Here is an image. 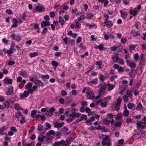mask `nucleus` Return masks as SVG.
<instances>
[{"mask_svg": "<svg viewBox=\"0 0 146 146\" xmlns=\"http://www.w3.org/2000/svg\"><path fill=\"white\" fill-rule=\"evenodd\" d=\"M86 97L88 99H92L94 98L95 97L94 95V93L93 90L90 88H88L87 89V91L86 92Z\"/></svg>", "mask_w": 146, "mask_h": 146, "instance_id": "1", "label": "nucleus"}, {"mask_svg": "<svg viewBox=\"0 0 146 146\" xmlns=\"http://www.w3.org/2000/svg\"><path fill=\"white\" fill-rule=\"evenodd\" d=\"M120 97H118L115 104V110L117 111L119 110L120 108V106L121 102V100L120 99Z\"/></svg>", "mask_w": 146, "mask_h": 146, "instance_id": "2", "label": "nucleus"}, {"mask_svg": "<svg viewBox=\"0 0 146 146\" xmlns=\"http://www.w3.org/2000/svg\"><path fill=\"white\" fill-rule=\"evenodd\" d=\"M13 102L11 99H9L6 100L5 102L3 104V105L5 108L9 107L10 105Z\"/></svg>", "mask_w": 146, "mask_h": 146, "instance_id": "3", "label": "nucleus"}, {"mask_svg": "<svg viewBox=\"0 0 146 146\" xmlns=\"http://www.w3.org/2000/svg\"><path fill=\"white\" fill-rule=\"evenodd\" d=\"M12 39L15 40L18 42H19L21 40V37L18 35H15L13 33L11 35Z\"/></svg>", "mask_w": 146, "mask_h": 146, "instance_id": "4", "label": "nucleus"}, {"mask_svg": "<svg viewBox=\"0 0 146 146\" xmlns=\"http://www.w3.org/2000/svg\"><path fill=\"white\" fill-rule=\"evenodd\" d=\"M29 93L31 94H32V92H30L29 90L25 91L23 94H21L20 95V98H22L24 97H27L29 95Z\"/></svg>", "mask_w": 146, "mask_h": 146, "instance_id": "5", "label": "nucleus"}, {"mask_svg": "<svg viewBox=\"0 0 146 146\" xmlns=\"http://www.w3.org/2000/svg\"><path fill=\"white\" fill-rule=\"evenodd\" d=\"M13 87L12 86H10L8 88V91L6 92V94L7 95L9 96L13 94Z\"/></svg>", "mask_w": 146, "mask_h": 146, "instance_id": "6", "label": "nucleus"}, {"mask_svg": "<svg viewBox=\"0 0 146 146\" xmlns=\"http://www.w3.org/2000/svg\"><path fill=\"white\" fill-rule=\"evenodd\" d=\"M33 85V84L31 82H29L27 83L25 86V88L29 90L30 92H32V87Z\"/></svg>", "mask_w": 146, "mask_h": 146, "instance_id": "7", "label": "nucleus"}, {"mask_svg": "<svg viewBox=\"0 0 146 146\" xmlns=\"http://www.w3.org/2000/svg\"><path fill=\"white\" fill-rule=\"evenodd\" d=\"M19 74L25 78H27L29 75V74L26 71L23 70L19 72Z\"/></svg>", "mask_w": 146, "mask_h": 146, "instance_id": "8", "label": "nucleus"}, {"mask_svg": "<svg viewBox=\"0 0 146 146\" xmlns=\"http://www.w3.org/2000/svg\"><path fill=\"white\" fill-rule=\"evenodd\" d=\"M4 82L6 84H12L13 80L12 79H10L8 77H7L4 79Z\"/></svg>", "mask_w": 146, "mask_h": 146, "instance_id": "9", "label": "nucleus"}, {"mask_svg": "<svg viewBox=\"0 0 146 146\" xmlns=\"http://www.w3.org/2000/svg\"><path fill=\"white\" fill-rule=\"evenodd\" d=\"M50 25V22L48 21H42L41 23V27L43 28L46 26H49Z\"/></svg>", "mask_w": 146, "mask_h": 146, "instance_id": "10", "label": "nucleus"}, {"mask_svg": "<svg viewBox=\"0 0 146 146\" xmlns=\"http://www.w3.org/2000/svg\"><path fill=\"white\" fill-rule=\"evenodd\" d=\"M104 23L106 25V27L108 28L111 27L113 25V23L111 21H105Z\"/></svg>", "mask_w": 146, "mask_h": 146, "instance_id": "11", "label": "nucleus"}, {"mask_svg": "<svg viewBox=\"0 0 146 146\" xmlns=\"http://www.w3.org/2000/svg\"><path fill=\"white\" fill-rule=\"evenodd\" d=\"M98 83V80L96 78L93 80H92L88 82L87 84L90 85H92V84H96Z\"/></svg>", "mask_w": 146, "mask_h": 146, "instance_id": "12", "label": "nucleus"}, {"mask_svg": "<svg viewBox=\"0 0 146 146\" xmlns=\"http://www.w3.org/2000/svg\"><path fill=\"white\" fill-rule=\"evenodd\" d=\"M64 124V122L60 123L56 121L54 125V127L57 128H61L62 127Z\"/></svg>", "mask_w": 146, "mask_h": 146, "instance_id": "13", "label": "nucleus"}, {"mask_svg": "<svg viewBox=\"0 0 146 146\" xmlns=\"http://www.w3.org/2000/svg\"><path fill=\"white\" fill-rule=\"evenodd\" d=\"M131 34L133 36L136 37L137 35L141 36L140 34L138 31H136L135 30H132L131 31Z\"/></svg>", "mask_w": 146, "mask_h": 146, "instance_id": "14", "label": "nucleus"}, {"mask_svg": "<svg viewBox=\"0 0 146 146\" xmlns=\"http://www.w3.org/2000/svg\"><path fill=\"white\" fill-rule=\"evenodd\" d=\"M112 58L114 62H116L117 61L119 58L118 54L115 53L114 55H113L112 56Z\"/></svg>", "mask_w": 146, "mask_h": 146, "instance_id": "15", "label": "nucleus"}, {"mask_svg": "<svg viewBox=\"0 0 146 146\" xmlns=\"http://www.w3.org/2000/svg\"><path fill=\"white\" fill-rule=\"evenodd\" d=\"M36 9L37 11L40 12L42 11H44V10L45 8L43 7H41L40 5H38L36 7Z\"/></svg>", "mask_w": 146, "mask_h": 146, "instance_id": "16", "label": "nucleus"}, {"mask_svg": "<svg viewBox=\"0 0 146 146\" xmlns=\"http://www.w3.org/2000/svg\"><path fill=\"white\" fill-rule=\"evenodd\" d=\"M34 83L38 86H42L43 85V83L41 81L38 80L35 81Z\"/></svg>", "mask_w": 146, "mask_h": 146, "instance_id": "17", "label": "nucleus"}, {"mask_svg": "<svg viewBox=\"0 0 146 146\" xmlns=\"http://www.w3.org/2000/svg\"><path fill=\"white\" fill-rule=\"evenodd\" d=\"M120 12L122 17L124 19H125L127 16V13L125 11H122L121 10H120Z\"/></svg>", "mask_w": 146, "mask_h": 146, "instance_id": "18", "label": "nucleus"}, {"mask_svg": "<svg viewBox=\"0 0 146 146\" xmlns=\"http://www.w3.org/2000/svg\"><path fill=\"white\" fill-rule=\"evenodd\" d=\"M136 72V70L134 69H132L129 73V75L130 78L133 77L135 75V73Z\"/></svg>", "mask_w": 146, "mask_h": 146, "instance_id": "19", "label": "nucleus"}, {"mask_svg": "<svg viewBox=\"0 0 146 146\" xmlns=\"http://www.w3.org/2000/svg\"><path fill=\"white\" fill-rule=\"evenodd\" d=\"M130 13L131 15L133 16L136 15L138 13V12L137 10H131L130 11Z\"/></svg>", "mask_w": 146, "mask_h": 146, "instance_id": "20", "label": "nucleus"}, {"mask_svg": "<svg viewBox=\"0 0 146 146\" xmlns=\"http://www.w3.org/2000/svg\"><path fill=\"white\" fill-rule=\"evenodd\" d=\"M102 138H103V139L104 141H107L108 142L109 141H111L109 139V137L108 135H102Z\"/></svg>", "mask_w": 146, "mask_h": 146, "instance_id": "21", "label": "nucleus"}, {"mask_svg": "<svg viewBox=\"0 0 146 146\" xmlns=\"http://www.w3.org/2000/svg\"><path fill=\"white\" fill-rule=\"evenodd\" d=\"M65 22V21H64L62 17H59V22L61 25H64Z\"/></svg>", "mask_w": 146, "mask_h": 146, "instance_id": "22", "label": "nucleus"}, {"mask_svg": "<svg viewBox=\"0 0 146 146\" xmlns=\"http://www.w3.org/2000/svg\"><path fill=\"white\" fill-rule=\"evenodd\" d=\"M138 105L137 106L136 109L138 110H141L143 109V106L140 102L138 103Z\"/></svg>", "mask_w": 146, "mask_h": 146, "instance_id": "23", "label": "nucleus"}, {"mask_svg": "<svg viewBox=\"0 0 146 146\" xmlns=\"http://www.w3.org/2000/svg\"><path fill=\"white\" fill-rule=\"evenodd\" d=\"M51 64H52L53 67L55 69L56 68V67L58 65V62L55 60L52 61L51 62Z\"/></svg>", "mask_w": 146, "mask_h": 146, "instance_id": "24", "label": "nucleus"}, {"mask_svg": "<svg viewBox=\"0 0 146 146\" xmlns=\"http://www.w3.org/2000/svg\"><path fill=\"white\" fill-rule=\"evenodd\" d=\"M146 60L145 58L140 59L139 64L141 66H143L145 64Z\"/></svg>", "mask_w": 146, "mask_h": 146, "instance_id": "25", "label": "nucleus"}, {"mask_svg": "<svg viewBox=\"0 0 146 146\" xmlns=\"http://www.w3.org/2000/svg\"><path fill=\"white\" fill-rule=\"evenodd\" d=\"M103 124L106 125H108L110 122V121L107 119H105L103 120Z\"/></svg>", "mask_w": 146, "mask_h": 146, "instance_id": "26", "label": "nucleus"}, {"mask_svg": "<svg viewBox=\"0 0 146 146\" xmlns=\"http://www.w3.org/2000/svg\"><path fill=\"white\" fill-rule=\"evenodd\" d=\"M94 14L92 13H89L87 14L86 19H91L94 16Z\"/></svg>", "mask_w": 146, "mask_h": 146, "instance_id": "27", "label": "nucleus"}, {"mask_svg": "<svg viewBox=\"0 0 146 146\" xmlns=\"http://www.w3.org/2000/svg\"><path fill=\"white\" fill-rule=\"evenodd\" d=\"M55 133V132L53 130H51L46 133V135L47 136H49L51 135H54Z\"/></svg>", "mask_w": 146, "mask_h": 146, "instance_id": "28", "label": "nucleus"}, {"mask_svg": "<svg viewBox=\"0 0 146 146\" xmlns=\"http://www.w3.org/2000/svg\"><path fill=\"white\" fill-rule=\"evenodd\" d=\"M141 85V82H138L132 88L136 89H137Z\"/></svg>", "mask_w": 146, "mask_h": 146, "instance_id": "29", "label": "nucleus"}, {"mask_svg": "<svg viewBox=\"0 0 146 146\" xmlns=\"http://www.w3.org/2000/svg\"><path fill=\"white\" fill-rule=\"evenodd\" d=\"M37 111L36 110H33L31 112V116L34 118L35 117V115L36 114Z\"/></svg>", "mask_w": 146, "mask_h": 146, "instance_id": "30", "label": "nucleus"}, {"mask_svg": "<svg viewBox=\"0 0 146 146\" xmlns=\"http://www.w3.org/2000/svg\"><path fill=\"white\" fill-rule=\"evenodd\" d=\"M15 108L17 110H19L21 109V108L20 106L18 103H16L15 104Z\"/></svg>", "mask_w": 146, "mask_h": 146, "instance_id": "31", "label": "nucleus"}, {"mask_svg": "<svg viewBox=\"0 0 146 146\" xmlns=\"http://www.w3.org/2000/svg\"><path fill=\"white\" fill-rule=\"evenodd\" d=\"M123 113V116H124L127 117L129 115V111L127 110L126 108V109L124 111Z\"/></svg>", "mask_w": 146, "mask_h": 146, "instance_id": "32", "label": "nucleus"}, {"mask_svg": "<svg viewBox=\"0 0 146 146\" xmlns=\"http://www.w3.org/2000/svg\"><path fill=\"white\" fill-rule=\"evenodd\" d=\"M100 86H101V88L105 89L106 88V85L105 82H103L100 84Z\"/></svg>", "mask_w": 146, "mask_h": 146, "instance_id": "33", "label": "nucleus"}, {"mask_svg": "<svg viewBox=\"0 0 146 146\" xmlns=\"http://www.w3.org/2000/svg\"><path fill=\"white\" fill-rule=\"evenodd\" d=\"M137 90L132 88L131 90V92L134 93V95L135 96L139 94V92Z\"/></svg>", "mask_w": 146, "mask_h": 146, "instance_id": "34", "label": "nucleus"}, {"mask_svg": "<svg viewBox=\"0 0 146 146\" xmlns=\"http://www.w3.org/2000/svg\"><path fill=\"white\" fill-rule=\"evenodd\" d=\"M128 108L129 109H131L135 107V105L131 103H130L128 104L127 105Z\"/></svg>", "mask_w": 146, "mask_h": 146, "instance_id": "35", "label": "nucleus"}, {"mask_svg": "<svg viewBox=\"0 0 146 146\" xmlns=\"http://www.w3.org/2000/svg\"><path fill=\"white\" fill-rule=\"evenodd\" d=\"M136 47V46L135 45H130L129 46V49L130 51H131L135 49Z\"/></svg>", "mask_w": 146, "mask_h": 146, "instance_id": "36", "label": "nucleus"}, {"mask_svg": "<svg viewBox=\"0 0 146 146\" xmlns=\"http://www.w3.org/2000/svg\"><path fill=\"white\" fill-rule=\"evenodd\" d=\"M46 138V137L44 136L41 137H38V140L41 142H43L44 141Z\"/></svg>", "mask_w": 146, "mask_h": 146, "instance_id": "37", "label": "nucleus"}, {"mask_svg": "<svg viewBox=\"0 0 146 146\" xmlns=\"http://www.w3.org/2000/svg\"><path fill=\"white\" fill-rule=\"evenodd\" d=\"M68 131L69 129L66 127H64L62 129L61 131L62 132V133H65L66 132Z\"/></svg>", "mask_w": 146, "mask_h": 146, "instance_id": "38", "label": "nucleus"}, {"mask_svg": "<svg viewBox=\"0 0 146 146\" xmlns=\"http://www.w3.org/2000/svg\"><path fill=\"white\" fill-rule=\"evenodd\" d=\"M41 78L43 80L45 79H48L50 78V76L48 75H42L41 76Z\"/></svg>", "mask_w": 146, "mask_h": 146, "instance_id": "39", "label": "nucleus"}, {"mask_svg": "<svg viewBox=\"0 0 146 146\" xmlns=\"http://www.w3.org/2000/svg\"><path fill=\"white\" fill-rule=\"evenodd\" d=\"M131 92H132L130 90H129L127 91L126 93V94L130 98H132V95L131 93Z\"/></svg>", "mask_w": 146, "mask_h": 146, "instance_id": "40", "label": "nucleus"}, {"mask_svg": "<svg viewBox=\"0 0 146 146\" xmlns=\"http://www.w3.org/2000/svg\"><path fill=\"white\" fill-rule=\"evenodd\" d=\"M38 53L37 52H35L33 53H30L29 54V55L31 57H35L38 55Z\"/></svg>", "mask_w": 146, "mask_h": 146, "instance_id": "41", "label": "nucleus"}, {"mask_svg": "<svg viewBox=\"0 0 146 146\" xmlns=\"http://www.w3.org/2000/svg\"><path fill=\"white\" fill-rule=\"evenodd\" d=\"M129 66L131 68H135L136 67V64L132 62H131Z\"/></svg>", "mask_w": 146, "mask_h": 146, "instance_id": "42", "label": "nucleus"}, {"mask_svg": "<svg viewBox=\"0 0 146 146\" xmlns=\"http://www.w3.org/2000/svg\"><path fill=\"white\" fill-rule=\"evenodd\" d=\"M109 16L108 15L106 14L104 15V19L105 21H108V19L109 18Z\"/></svg>", "mask_w": 146, "mask_h": 146, "instance_id": "43", "label": "nucleus"}, {"mask_svg": "<svg viewBox=\"0 0 146 146\" xmlns=\"http://www.w3.org/2000/svg\"><path fill=\"white\" fill-rule=\"evenodd\" d=\"M79 47L82 49H85L86 48L84 46V45L82 42L80 44Z\"/></svg>", "mask_w": 146, "mask_h": 146, "instance_id": "44", "label": "nucleus"}, {"mask_svg": "<svg viewBox=\"0 0 146 146\" xmlns=\"http://www.w3.org/2000/svg\"><path fill=\"white\" fill-rule=\"evenodd\" d=\"M123 99L124 101V102H127L129 100L128 97L126 95H124L123 96Z\"/></svg>", "mask_w": 146, "mask_h": 146, "instance_id": "45", "label": "nucleus"}, {"mask_svg": "<svg viewBox=\"0 0 146 146\" xmlns=\"http://www.w3.org/2000/svg\"><path fill=\"white\" fill-rule=\"evenodd\" d=\"M22 115V113L20 112L19 111V112L16 113L15 115V116L17 118H19L20 116H21Z\"/></svg>", "mask_w": 146, "mask_h": 146, "instance_id": "46", "label": "nucleus"}, {"mask_svg": "<svg viewBox=\"0 0 146 146\" xmlns=\"http://www.w3.org/2000/svg\"><path fill=\"white\" fill-rule=\"evenodd\" d=\"M100 75L99 78L100 80L103 82H104L105 79L104 76L103 75H101V74H100Z\"/></svg>", "mask_w": 146, "mask_h": 146, "instance_id": "47", "label": "nucleus"}, {"mask_svg": "<svg viewBox=\"0 0 146 146\" xmlns=\"http://www.w3.org/2000/svg\"><path fill=\"white\" fill-rule=\"evenodd\" d=\"M5 129V126H3L0 129V135H2V133Z\"/></svg>", "mask_w": 146, "mask_h": 146, "instance_id": "48", "label": "nucleus"}, {"mask_svg": "<svg viewBox=\"0 0 146 146\" xmlns=\"http://www.w3.org/2000/svg\"><path fill=\"white\" fill-rule=\"evenodd\" d=\"M118 62L119 63L122 64H123L124 63V60L120 58H119V60H118Z\"/></svg>", "mask_w": 146, "mask_h": 146, "instance_id": "49", "label": "nucleus"}, {"mask_svg": "<svg viewBox=\"0 0 146 146\" xmlns=\"http://www.w3.org/2000/svg\"><path fill=\"white\" fill-rule=\"evenodd\" d=\"M107 103L106 102H102L101 104V105L102 107H106L107 106Z\"/></svg>", "mask_w": 146, "mask_h": 146, "instance_id": "50", "label": "nucleus"}, {"mask_svg": "<svg viewBox=\"0 0 146 146\" xmlns=\"http://www.w3.org/2000/svg\"><path fill=\"white\" fill-rule=\"evenodd\" d=\"M38 88V87L37 86L35 85H34L32 87L31 90H32V94L33 93V91H36L37 90Z\"/></svg>", "mask_w": 146, "mask_h": 146, "instance_id": "51", "label": "nucleus"}, {"mask_svg": "<svg viewBox=\"0 0 146 146\" xmlns=\"http://www.w3.org/2000/svg\"><path fill=\"white\" fill-rule=\"evenodd\" d=\"M87 119V116L85 115H82L81 117V119L82 120H85Z\"/></svg>", "mask_w": 146, "mask_h": 146, "instance_id": "52", "label": "nucleus"}, {"mask_svg": "<svg viewBox=\"0 0 146 146\" xmlns=\"http://www.w3.org/2000/svg\"><path fill=\"white\" fill-rule=\"evenodd\" d=\"M105 92V89H103L100 88V90L99 92V94L100 95H102Z\"/></svg>", "mask_w": 146, "mask_h": 146, "instance_id": "53", "label": "nucleus"}, {"mask_svg": "<svg viewBox=\"0 0 146 146\" xmlns=\"http://www.w3.org/2000/svg\"><path fill=\"white\" fill-rule=\"evenodd\" d=\"M118 71L119 72L121 73L123 72L124 71V70L122 66H120L119 67L118 69Z\"/></svg>", "mask_w": 146, "mask_h": 146, "instance_id": "54", "label": "nucleus"}, {"mask_svg": "<svg viewBox=\"0 0 146 146\" xmlns=\"http://www.w3.org/2000/svg\"><path fill=\"white\" fill-rule=\"evenodd\" d=\"M55 110V109L54 108L52 107L49 110L47 111H48V112H49L50 113H53V112H54Z\"/></svg>", "mask_w": 146, "mask_h": 146, "instance_id": "55", "label": "nucleus"}, {"mask_svg": "<svg viewBox=\"0 0 146 146\" xmlns=\"http://www.w3.org/2000/svg\"><path fill=\"white\" fill-rule=\"evenodd\" d=\"M81 104L82 107H84L87 105V102L86 101H83L81 102Z\"/></svg>", "mask_w": 146, "mask_h": 146, "instance_id": "56", "label": "nucleus"}, {"mask_svg": "<svg viewBox=\"0 0 146 146\" xmlns=\"http://www.w3.org/2000/svg\"><path fill=\"white\" fill-rule=\"evenodd\" d=\"M121 124L122 123L120 121H119L115 122V125L116 127H119L121 125Z\"/></svg>", "mask_w": 146, "mask_h": 146, "instance_id": "57", "label": "nucleus"}, {"mask_svg": "<svg viewBox=\"0 0 146 146\" xmlns=\"http://www.w3.org/2000/svg\"><path fill=\"white\" fill-rule=\"evenodd\" d=\"M6 12L8 15H11L13 14V12L10 9H7L6 10Z\"/></svg>", "mask_w": 146, "mask_h": 146, "instance_id": "58", "label": "nucleus"}, {"mask_svg": "<svg viewBox=\"0 0 146 146\" xmlns=\"http://www.w3.org/2000/svg\"><path fill=\"white\" fill-rule=\"evenodd\" d=\"M45 115L47 117L51 116L53 115V113H50V112H48V111L47 110L46 112L45 113Z\"/></svg>", "mask_w": 146, "mask_h": 146, "instance_id": "59", "label": "nucleus"}, {"mask_svg": "<svg viewBox=\"0 0 146 146\" xmlns=\"http://www.w3.org/2000/svg\"><path fill=\"white\" fill-rule=\"evenodd\" d=\"M139 57V55L138 53L135 54L134 55V58L136 61L137 60L138 58Z\"/></svg>", "mask_w": 146, "mask_h": 146, "instance_id": "60", "label": "nucleus"}, {"mask_svg": "<svg viewBox=\"0 0 146 146\" xmlns=\"http://www.w3.org/2000/svg\"><path fill=\"white\" fill-rule=\"evenodd\" d=\"M114 85H109L108 88V91H110L111 90L114 88Z\"/></svg>", "mask_w": 146, "mask_h": 146, "instance_id": "61", "label": "nucleus"}, {"mask_svg": "<svg viewBox=\"0 0 146 146\" xmlns=\"http://www.w3.org/2000/svg\"><path fill=\"white\" fill-rule=\"evenodd\" d=\"M103 46V44H100L98 46V48L100 50H102L104 48Z\"/></svg>", "mask_w": 146, "mask_h": 146, "instance_id": "62", "label": "nucleus"}, {"mask_svg": "<svg viewBox=\"0 0 146 146\" xmlns=\"http://www.w3.org/2000/svg\"><path fill=\"white\" fill-rule=\"evenodd\" d=\"M61 94L62 96H64L67 94V93L65 90H62L61 91Z\"/></svg>", "mask_w": 146, "mask_h": 146, "instance_id": "63", "label": "nucleus"}, {"mask_svg": "<svg viewBox=\"0 0 146 146\" xmlns=\"http://www.w3.org/2000/svg\"><path fill=\"white\" fill-rule=\"evenodd\" d=\"M60 143L59 141L55 142L53 143L52 146H60Z\"/></svg>", "mask_w": 146, "mask_h": 146, "instance_id": "64", "label": "nucleus"}]
</instances>
